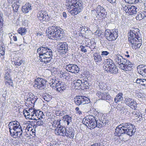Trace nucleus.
<instances>
[{
	"label": "nucleus",
	"mask_w": 146,
	"mask_h": 146,
	"mask_svg": "<svg viewBox=\"0 0 146 146\" xmlns=\"http://www.w3.org/2000/svg\"><path fill=\"white\" fill-rule=\"evenodd\" d=\"M10 135L14 138L21 139L29 137L26 130L22 129L19 123L17 121H11L8 125Z\"/></svg>",
	"instance_id": "obj_1"
},
{
	"label": "nucleus",
	"mask_w": 146,
	"mask_h": 146,
	"mask_svg": "<svg viewBox=\"0 0 146 146\" xmlns=\"http://www.w3.org/2000/svg\"><path fill=\"white\" fill-rule=\"evenodd\" d=\"M135 126L130 123H124L117 126L114 133L115 136L118 137L122 134H126L130 136L135 132Z\"/></svg>",
	"instance_id": "obj_2"
},
{
	"label": "nucleus",
	"mask_w": 146,
	"mask_h": 146,
	"mask_svg": "<svg viewBox=\"0 0 146 146\" xmlns=\"http://www.w3.org/2000/svg\"><path fill=\"white\" fill-rule=\"evenodd\" d=\"M36 52L40 62L46 64L52 62L53 55L51 49L43 45L38 48Z\"/></svg>",
	"instance_id": "obj_3"
},
{
	"label": "nucleus",
	"mask_w": 146,
	"mask_h": 146,
	"mask_svg": "<svg viewBox=\"0 0 146 146\" xmlns=\"http://www.w3.org/2000/svg\"><path fill=\"white\" fill-rule=\"evenodd\" d=\"M100 116L99 114L95 116L91 115L87 116L83 119V124L87 127H90V129H94L96 127L100 128L103 125L102 124V122L101 121Z\"/></svg>",
	"instance_id": "obj_4"
},
{
	"label": "nucleus",
	"mask_w": 146,
	"mask_h": 146,
	"mask_svg": "<svg viewBox=\"0 0 146 146\" xmlns=\"http://www.w3.org/2000/svg\"><path fill=\"white\" fill-rule=\"evenodd\" d=\"M139 29H136L130 30L128 33V40L134 49L139 48L142 45V40L138 33H139Z\"/></svg>",
	"instance_id": "obj_5"
},
{
	"label": "nucleus",
	"mask_w": 146,
	"mask_h": 146,
	"mask_svg": "<svg viewBox=\"0 0 146 146\" xmlns=\"http://www.w3.org/2000/svg\"><path fill=\"white\" fill-rule=\"evenodd\" d=\"M66 6L71 10L69 12L72 15L80 13L83 8V3L81 0H66Z\"/></svg>",
	"instance_id": "obj_6"
},
{
	"label": "nucleus",
	"mask_w": 146,
	"mask_h": 146,
	"mask_svg": "<svg viewBox=\"0 0 146 146\" xmlns=\"http://www.w3.org/2000/svg\"><path fill=\"white\" fill-rule=\"evenodd\" d=\"M116 63L120 65V68L125 71H129L133 69V64L132 62L125 59L120 55H117L115 57Z\"/></svg>",
	"instance_id": "obj_7"
},
{
	"label": "nucleus",
	"mask_w": 146,
	"mask_h": 146,
	"mask_svg": "<svg viewBox=\"0 0 146 146\" xmlns=\"http://www.w3.org/2000/svg\"><path fill=\"white\" fill-rule=\"evenodd\" d=\"M48 83L52 87H54L57 91L60 92L64 91L66 88V85L64 83L55 78L50 79Z\"/></svg>",
	"instance_id": "obj_8"
},
{
	"label": "nucleus",
	"mask_w": 146,
	"mask_h": 146,
	"mask_svg": "<svg viewBox=\"0 0 146 146\" xmlns=\"http://www.w3.org/2000/svg\"><path fill=\"white\" fill-rule=\"evenodd\" d=\"M105 67L104 68L108 73L116 74L118 73V69L112 60L110 59L106 60Z\"/></svg>",
	"instance_id": "obj_9"
},
{
	"label": "nucleus",
	"mask_w": 146,
	"mask_h": 146,
	"mask_svg": "<svg viewBox=\"0 0 146 146\" xmlns=\"http://www.w3.org/2000/svg\"><path fill=\"white\" fill-rule=\"evenodd\" d=\"M104 35L106 39L109 41H113L116 39L118 36V31L117 29L105 30Z\"/></svg>",
	"instance_id": "obj_10"
},
{
	"label": "nucleus",
	"mask_w": 146,
	"mask_h": 146,
	"mask_svg": "<svg viewBox=\"0 0 146 146\" xmlns=\"http://www.w3.org/2000/svg\"><path fill=\"white\" fill-rule=\"evenodd\" d=\"M74 101L77 106L87 104L90 103V100L89 99L84 96H77L74 98Z\"/></svg>",
	"instance_id": "obj_11"
},
{
	"label": "nucleus",
	"mask_w": 146,
	"mask_h": 146,
	"mask_svg": "<svg viewBox=\"0 0 146 146\" xmlns=\"http://www.w3.org/2000/svg\"><path fill=\"white\" fill-rule=\"evenodd\" d=\"M35 87L42 90L45 88L46 85V81L44 79L38 78L34 80Z\"/></svg>",
	"instance_id": "obj_12"
},
{
	"label": "nucleus",
	"mask_w": 146,
	"mask_h": 146,
	"mask_svg": "<svg viewBox=\"0 0 146 146\" xmlns=\"http://www.w3.org/2000/svg\"><path fill=\"white\" fill-rule=\"evenodd\" d=\"M95 10L97 14V17L99 19H102L106 17L107 12L104 7L98 5L96 8Z\"/></svg>",
	"instance_id": "obj_13"
},
{
	"label": "nucleus",
	"mask_w": 146,
	"mask_h": 146,
	"mask_svg": "<svg viewBox=\"0 0 146 146\" xmlns=\"http://www.w3.org/2000/svg\"><path fill=\"white\" fill-rule=\"evenodd\" d=\"M35 109H34L30 108L28 111L24 109L23 111V115L27 119L35 120L36 118H36L35 115Z\"/></svg>",
	"instance_id": "obj_14"
},
{
	"label": "nucleus",
	"mask_w": 146,
	"mask_h": 146,
	"mask_svg": "<svg viewBox=\"0 0 146 146\" xmlns=\"http://www.w3.org/2000/svg\"><path fill=\"white\" fill-rule=\"evenodd\" d=\"M58 27L52 26L49 27L46 30V33L48 37L51 39H55L56 37V30Z\"/></svg>",
	"instance_id": "obj_15"
},
{
	"label": "nucleus",
	"mask_w": 146,
	"mask_h": 146,
	"mask_svg": "<svg viewBox=\"0 0 146 146\" xmlns=\"http://www.w3.org/2000/svg\"><path fill=\"white\" fill-rule=\"evenodd\" d=\"M54 126L56 127V129L54 130V132L56 135L63 136H65V133L66 132V128L65 127L62 126L60 123L57 126L54 125Z\"/></svg>",
	"instance_id": "obj_16"
},
{
	"label": "nucleus",
	"mask_w": 146,
	"mask_h": 146,
	"mask_svg": "<svg viewBox=\"0 0 146 146\" xmlns=\"http://www.w3.org/2000/svg\"><path fill=\"white\" fill-rule=\"evenodd\" d=\"M37 17L38 19L40 21H48L50 19L47 12L41 10L38 12Z\"/></svg>",
	"instance_id": "obj_17"
},
{
	"label": "nucleus",
	"mask_w": 146,
	"mask_h": 146,
	"mask_svg": "<svg viewBox=\"0 0 146 146\" xmlns=\"http://www.w3.org/2000/svg\"><path fill=\"white\" fill-rule=\"evenodd\" d=\"M65 68L68 71L75 74L78 73L80 70L77 66L75 64H69L67 65Z\"/></svg>",
	"instance_id": "obj_18"
},
{
	"label": "nucleus",
	"mask_w": 146,
	"mask_h": 146,
	"mask_svg": "<svg viewBox=\"0 0 146 146\" xmlns=\"http://www.w3.org/2000/svg\"><path fill=\"white\" fill-rule=\"evenodd\" d=\"M125 102L126 105L129 106L132 109H136L137 104L133 99L130 98H126Z\"/></svg>",
	"instance_id": "obj_19"
},
{
	"label": "nucleus",
	"mask_w": 146,
	"mask_h": 146,
	"mask_svg": "<svg viewBox=\"0 0 146 146\" xmlns=\"http://www.w3.org/2000/svg\"><path fill=\"white\" fill-rule=\"evenodd\" d=\"M58 48L63 53H66L68 51L69 47L66 42H59L57 44Z\"/></svg>",
	"instance_id": "obj_20"
},
{
	"label": "nucleus",
	"mask_w": 146,
	"mask_h": 146,
	"mask_svg": "<svg viewBox=\"0 0 146 146\" xmlns=\"http://www.w3.org/2000/svg\"><path fill=\"white\" fill-rule=\"evenodd\" d=\"M96 95L100 99L102 100H110L111 98V96L106 93H102L100 91H98Z\"/></svg>",
	"instance_id": "obj_21"
},
{
	"label": "nucleus",
	"mask_w": 146,
	"mask_h": 146,
	"mask_svg": "<svg viewBox=\"0 0 146 146\" xmlns=\"http://www.w3.org/2000/svg\"><path fill=\"white\" fill-rule=\"evenodd\" d=\"M55 38L56 39H62L64 37L65 33L63 29L60 27H58L57 29L56 30Z\"/></svg>",
	"instance_id": "obj_22"
},
{
	"label": "nucleus",
	"mask_w": 146,
	"mask_h": 146,
	"mask_svg": "<svg viewBox=\"0 0 146 146\" xmlns=\"http://www.w3.org/2000/svg\"><path fill=\"white\" fill-rule=\"evenodd\" d=\"M137 69L138 72L143 76L146 77V66L142 64L137 66Z\"/></svg>",
	"instance_id": "obj_23"
},
{
	"label": "nucleus",
	"mask_w": 146,
	"mask_h": 146,
	"mask_svg": "<svg viewBox=\"0 0 146 146\" xmlns=\"http://www.w3.org/2000/svg\"><path fill=\"white\" fill-rule=\"evenodd\" d=\"M31 9V4L28 2L22 6L21 10L23 13L25 14L28 13Z\"/></svg>",
	"instance_id": "obj_24"
},
{
	"label": "nucleus",
	"mask_w": 146,
	"mask_h": 146,
	"mask_svg": "<svg viewBox=\"0 0 146 146\" xmlns=\"http://www.w3.org/2000/svg\"><path fill=\"white\" fill-rule=\"evenodd\" d=\"M65 136L67 137L73 139L74 137V131L72 127H70L68 129H66Z\"/></svg>",
	"instance_id": "obj_25"
},
{
	"label": "nucleus",
	"mask_w": 146,
	"mask_h": 146,
	"mask_svg": "<svg viewBox=\"0 0 146 146\" xmlns=\"http://www.w3.org/2000/svg\"><path fill=\"white\" fill-rule=\"evenodd\" d=\"M82 80H81L80 79H78L76 80L73 82V86H74L75 88L76 89L78 88H81L82 87Z\"/></svg>",
	"instance_id": "obj_26"
},
{
	"label": "nucleus",
	"mask_w": 146,
	"mask_h": 146,
	"mask_svg": "<svg viewBox=\"0 0 146 146\" xmlns=\"http://www.w3.org/2000/svg\"><path fill=\"white\" fill-rule=\"evenodd\" d=\"M93 56L95 62H98L102 61L103 56H101L99 53H94L93 54Z\"/></svg>",
	"instance_id": "obj_27"
},
{
	"label": "nucleus",
	"mask_w": 146,
	"mask_h": 146,
	"mask_svg": "<svg viewBox=\"0 0 146 146\" xmlns=\"http://www.w3.org/2000/svg\"><path fill=\"white\" fill-rule=\"evenodd\" d=\"M35 115H35L36 118L35 117V118H36L35 120H36L38 119H40V118H43L42 117L43 115V114L42 111H40L39 110H35Z\"/></svg>",
	"instance_id": "obj_28"
},
{
	"label": "nucleus",
	"mask_w": 146,
	"mask_h": 146,
	"mask_svg": "<svg viewBox=\"0 0 146 146\" xmlns=\"http://www.w3.org/2000/svg\"><path fill=\"white\" fill-rule=\"evenodd\" d=\"M129 11H128V14L130 15H134L137 13L138 10L137 7L134 6H131L130 7Z\"/></svg>",
	"instance_id": "obj_29"
},
{
	"label": "nucleus",
	"mask_w": 146,
	"mask_h": 146,
	"mask_svg": "<svg viewBox=\"0 0 146 146\" xmlns=\"http://www.w3.org/2000/svg\"><path fill=\"white\" fill-rule=\"evenodd\" d=\"M123 94L122 93L120 92L118 93L114 98L115 102L117 103L123 100Z\"/></svg>",
	"instance_id": "obj_30"
},
{
	"label": "nucleus",
	"mask_w": 146,
	"mask_h": 146,
	"mask_svg": "<svg viewBox=\"0 0 146 146\" xmlns=\"http://www.w3.org/2000/svg\"><path fill=\"white\" fill-rule=\"evenodd\" d=\"M64 120L67 122V124L68 125L72 122V117L69 115H66L63 117Z\"/></svg>",
	"instance_id": "obj_31"
},
{
	"label": "nucleus",
	"mask_w": 146,
	"mask_h": 146,
	"mask_svg": "<svg viewBox=\"0 0 146 146\" xmlns=\"http://www.w3.org/2000/svg\"><path fill=\"white\" fill-rule=\"evenodd\" d=\"M82 87L86 90L89 89L91 86V84L88 83L86 80L85 81L83 79H82Z\"/></svg>",
	"instance_id": "obj_32"
},
{
	"label": "nucleus",
	"mask_w": 146,
	"mask_h": 146,
	"mask_svg": "<svg viewBox=\"0 0 146 146\" xmlns=\"http://www.w3.org/2000/svg\"><path fill=\"white\" fill-rule=\"evenodd\" d=\"M132 5H129L128 4H127L126 5H124L122 6V7L123 9V10L126 13H128V11H129L130 7Z\"/></svg>",
	"instance_id": "obj_33"
},
{
	"label": "nucleus",
	"mask_w": 146,
	"mask_h": 146,
	"mask_svg": "<svg viewBox=\"0 0 146 146\" xmlns=\"http://www.w3.org/2000/svg\"><path fill=\"white\" fill-rule=\"evenodd\" d=\"M26 29L24 28H20L18 30V33L21 35H23L25 34Z\"/></svg>",
	"instance_id": "obj_34"
},
{
	"label": "nucleus",
	"mask_w": 146,
	"mask_h": 146,
	"mask_svg": "<svg viewBox=\"0 0 146 146\" xmlns=\"http://www.w3.org/2000/svg\"><path fill=\"white\" fill-rule=\"evenodd\" d=\"M3 14L1 13H0V29H2L3 27Z\"/></svg>",
	"instance_id": "obj_35"
},
{
	"label": "nucleus",
	"mask_w": 146,
	"mask_h": 146,
	"mask_svg": "<svg viewBox=\"0 0 146 146\" xmlns=\"http://www.w3.org/2000/svg\"><path fill=\"white\" fill-rule=\"evenodd\" d=\"M43 98L45 101L48 102L51 100L52 96L49 94H46L44 96Z\"/></svg>",
	"instance_id": "obj_36"
},
{
	"label": "nucleus",
	"mask_w": 146,
	"mask_h": 146,
	"mask_svg": "<svg viewBox=\"0 0 146 146\" xmlns=\"http://www.w3.org/2000/svg\"><path fill=\"white\" fill-rule=\"evenodd\" d=\"M6 80L5 81L6 84L9 85L10 86H11L12 87H13L14 86L13 84V81L11 78L6 79Z\"/></svg>",
	"instance_id": "obj_37"
},
{
	"label": "nucleus",
	"mask_w": 146,
	"mask_h": 146,
	"mask_svg": "<svg viewBox=\"0 0 146 146\" xmlns=\"http://www.w3.org/2000/svg\"><path fill=\"white\" fill-rule=\"evenodd\" d=\"M4 76V78L5 80L11 78V77L10 75V72L6 71Z\"/></svg>",
	"instance_id": "obj_38"
},
{
	"label": "nucleus",
	"mask_w": 146,
	"mask_h": 146,
	"mask_svg": "<svg viewBox=\"0 0 146 146\" xmlns=\"http://www.w3.org/2000/svg\"><path fill=\"white\" fill-rule=\"evenodd\" d=\"M134 115L136 117H138L139 118L141 117L140 118V119L142 118V114L140 111L139 110L137 111L134 114Z\"/></svg>",
	"instance_id": "obj_39"
},
{
	"label": "nucleus",
	"mask_w": 146,
	"mask_h": 146,
	"mask_svg": "<svg viewBox=\"0 0 146 146\" xmlns=\"http://www.w3.org/2000/svg\"><path fill=\"white\" fill-rule=\"evenodd\" d=\"M139 0H127V3L130 4H135L138 3Z\"/></svg>",
	"instance_id": "obj_40"
},
{
	"label": "nucleus",
	"mask_w": 146,
	"mask_h": 146,
	"mask_svg": "<svg viewBox=\"0 0 146 146\" xmlns=\"http://www.w3.org/2000/svg\"><path fill=\"white\" fill-rule=\"evenodd\" d=\"M24 61L23 60H21L19 61L15 62L14 63V64L15 66H20L21 65L22 63H24Z\"/></svg>",
	"instance_id": "obj_41"
},
{
	"label": "nucleus",
	"mask_w": 146,
	"mask_h": 146,
	"mask_svg": "<svg viewBox=\"0 0 146 146\" xmlns=\"http://www.w3.org/2000/svg\"><path fill=\"white\" fill-rule=\"evenodd\" d=\"M12 6L13 8V10L14 11H15L17 12L19 9V5H17L16 4H13L12 5Z\"/></svg>",
	"instance_id": "obj_42"
},
{
	"label": "nucleus",
	"mask_w": 146,
	"mask_h": 146,
	"mask_svg": "<svg viewBox=\"0 0 146 146\" xmlns=\"http://www.w3.org/2000/svg\"><path fill=\"white\" fill-rule=\"evenodd\" d=\"M80 48L81 49V51L83 52H87V50L85 48V46H83L82 45H81L80 46Z\"/></svg>",
	"instance_id": "obj_43"
},
{
	"label": "nucleus",
	"mask_w": 146,
	"mask_h": 146,
	"mask_svg": "<svg viewBox=\"0 0 146 146\" xmlns=\"http://www.w3.org/2000/svg\"><path fill=\"white\" fill-rule=\"evenodd\" d=\"M38 99V98L37 96H34L33 98H32V99L31 100V103L32 104H34Z\"/></svg>",
	"instance_id": "obj_44"
},
{
	"label": "nucleus",
	"mask_w": 146,
	"mask_h": 146,
	"mask_svg": "<svg viewBox=\"0 0 146 146\" xmlns=\"http://www.w3.org/2000/svg\"><path fill=\"white\" fill-rule=\"evenodd\" d=\"M43 122L41 120L37 121L36 122V125H34V126L37 127V125L40 126L43 125Z\"/></svg>",
	"instance_id": "obj_45"
},
{
	"label": "nucleus",
	"mask_w": 146,
	"mask_h": 146,
	"mask_svg": "<svg viewBox=\"0 0 146 146\" xmlns=\"http://www.w3.org/2000/svg\"><path fill=\"white\" fill-rule=\"evenodd\" d=\"M141 13H138L136 17V18L137 20H140L142 19V17Z\"/></svg>",
	"instance_id": "obj_46"
},
{
	"label": "nucleus",
	"mask_w": 146,
	"mask_h": 146,
	"mask_svg": "<svg viewBox=\"0 0 146 146\" xmlns=\"http://www.w3.org/2000/svg\"><path fill=\"white\" fill-rule=\"evenodd\" d=\"M109 52L107 51H102L101 52V55L102 56H107L109 54Z\"/></svg>",
	"instance_id": "obj_47"
},
{
	"label": "nucleus",
	"mask_w": 146,
	"mask_h": 146,
	"mask_svg": "<svg viewBox=\"0 0 146 146\" xmlns=\"http://www.w3.org/2000/svg\"><path fill=\"white\" fill-rule=\"evenodd\" d=\"M102 32L100 31H99L98 30H97L95 32V35H97L98 36H101V35L102 34Z\"/></svg>",
	"instance_id": "obj_48"
},
{
	"label": "nucleus",
	"mask_w": 146,
	"mask_h": 146,
	"mask_svg": "<svg viewBox=\"0 0 146 146\" xmlns=\"http://www.w3.org/2000/svg\"><path fill=\"white\" fill-rule=\"evenodd\" d=\"M137 97L139 98L142 99L144 98L143 95L141 93L138 94L137 95Z\"/></svg>",
	"instance_id": "obj_49"
},
{
	"label": "nucleus",
	"mask_w": 146,
	"mask_h": 146,
	"mask_svg": "<svg viewBox=\"0 0 146 146\" xmlns=\"http://www.w3.org/2000/svg\"><path fill=\"white\" fill-rule=\"evenodd\" d=\"M141 85H143L145 86H146V80L145 79L142 80H141Z\"/></svg>",
	"instance_id": "obj_50"
},
{
	"label": "nucleus",
	"mask_w": 146,
	"mask_h": 146,
	"mask_svg": "<svg viewBox=\"0 0 146 146\" xmlns=\"http://www.w3.org/2000/svg\"><path fill=\"white\" fill-rule=\"evenodd\" d=\"M5 51L3 50L2 51H0V54H1L0 57L2 58H4V56L5 54Z\"/></svg>",
	"instance_id": "obj_51"
},
{
	"label": "nucleus",
	"mask_w": 146,
	"mask_h": 146,
	"mask_svg": "<svg viewBox=\"0 0 146 146\" xmlns=\"http://www.w3.org/2000/svg\"><path fill=\"white\" fill-rule=\"evenodd\" d=\"M7 92L6 91H4L3 93V94H2V97L4 98L5 100H6L5 97L7 95Z\"/></svg>",
	"instance_id": "obj_52"
},
{
	"label": "nucleus",
	"mask_w": 146,
	"mask_h": 146,
	"mask_svg": "<svg viewBox=\"0 0 146 146\" xmlns=\"http://www.w3.org/2000/svg\"><path fill=\"white\" fill-rule=\"evenodd\" d=\"M26 0H17V2L20 4L24 3Z\"/></svg>",
	"instance_id": "obj_53"
},
{
	"label": "nucleus",
	"mask_w": 146,
	"mask_h": 146,
	"mask_svg": "<svg viewBox=\"0 0 146 146\" xmlns=\"http://www.w3.org/2000/svg\"><path fill=\"white\" fill-rule=\"evenodd\" d=\"M3 50L5 51V48L3 47L2 44H1L0 45V51H2Z\"/></svg>",
	"instance_id": "obj_54"
},
{
	"label": "nucleus",
	"mask_w": 146,
	"mask_h": 146,
	"mask_svg": "<svg viewBox=\"0 0 146 146\" xmlns=\"http://www.w3.org/2000/svg\"><path fill=\"white\" fill-rule=\"evenodd\" d=\"M104 121V126H106V125H108L109 124V121L108 120H105Z\"/></svg>",
	"instance_id": "obj_55"
},
{
	"label": "nucleus",
	"mask_w": 146,
	"mask_h": 146,
	"mask_svg": "<svg viewBox=\"0 0 146 146\" xmlns=\"http://www.w3.org/2000/svg\"><path fill=\"white\" fill-rule=\"evenodd\" d=\"M29 96H27L28 97H29V98L31 100L32 99V98H33L34 96H35L33 94L31 93L30 94L29 93Z\"/></svg>",
	"instance_id": "obj_56"
},
{
	"label": "nucleus",
	"mask_w": 146,
	"mask_h": 146,
	"mask_svg": "<svg viewBox=\"0 0 146 146\" xmlns=\"http://www.w3.org/2000/svg\"><path fill=\"white\" fill-rule=\"evenodd\" d=\"M141 79H138L137 78L136 80V82L137 84H141Z\"/></svg>",
	"instance_id": "obj_57"
},
{
	"label": "nucleus",
	"mask_w": 146,
	"mask_h": 146,
	"mask_svg": "<svg viewBox=\"0 0 146 146\" xmlns=\"http://www.w3.org/2000/svg\"><path fill=\"white\" fill-rule=\"evenodd\" d=\"M62 15L66 19L67 17V15L65 12H63L62 13Z\"/></svg>",
	"instance_id": "obj_58"
},
{
	"label": "nucleus",
	"mask_w": 146,
	"mask_h": 146,
	"mask_svg": "<svg viewBox=\"0 0 146 146\" xmlns=\"http://www.w3.org/2000/svg\"><path fill=\"white\" fill-rule=\"evenodd\" d=\"M60 111V110H56L55 113L57 116H59Z\"/></svg>",
	"instance_id": "obj_59"
},
{
	"label": "nucleus",
	"mask_w": 146,
	"mask_h": 146,
	"mask_svg": "<svg viewBox=\"0 0 146 146\" xmlns=\"http://www.w3.org/2000/svg\"><path fill=\"white\" fill-rule=\"evenodd\" d=\"M65 113V112L64 111H60V114H59V116H62Z\"/></svg>",
	"instance_id": "obj_60"
},
{
	"label": "nucleus",
	"mask_w": 146,
	"mask_h": 146,
	"mask_svg": "<svg viewBox=\"0 0 146 146\" xmlns=\"http://www.w3.org/2000/svg\"><path fill=\"white\" fill-rule=\"evenodd\" d=\"M13 39L15 41H17V36H13Z\"/></svg>",
	"instance_id": "obj_61"
},
{
	"label": "nucleus",
	"mask_w": 146,
	"mask_h": 146,
	"mask_svg": "<svg viewBox=\"0 0 146 146\" xmlns=\"http://www.w3.org/2000/svg\"><path fill=\"white\" fill-rule=\"evenodd\" d=\"M128 54V51H126L125 52V55L126 57H127L128 58H129L130 57V56Z\"/></svg>",
	"instance_id": "obj_62"
},
{
	"label": "nucleus",
	"mask_w": 146,
	"mask_h": 146,
	"mask_svg": "<svg viewBox=\"0 0 146 146\" xmlns=\"http://www.w3.org/2000/svg\"><path fill=\"white\" fill-rule=\"evenodd\" d=\"M9 4H11L15 0H7Z\"/></svg>",
	"instance_id": "obj_63"
},
{
	"label": "nucleus",
	"mask_w": 146,
	"mask_h": 146,
	"mask_svg": "<svg viewBox=\"0 0 146 146\" xmlns=\"http://www.w3.org/2000/svg\"><path fill=\"white\" fill-rule=\"evenodd\" d=\"M99 143H95L93 145H92L91 146H98L99 145Z\"/></svg>",
	"instance_id": "obj_64"
}]
</instances>
